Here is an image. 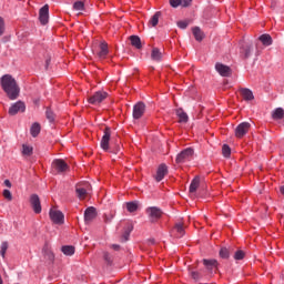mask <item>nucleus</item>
I'll list each match as a JSON object with an SVG mask.
<instances>
[{"instance_id": "f257e3e1", "label": "nucleus", "mask_w": 284, "mask_h": 284, "mask_svg": "<svg viewBox=\"0 0 284 284\" xmlns=\"http://www.w3.org/2000/svg\"><path fill=\"white\" fill-rule=\"evenodd\" d=\"M0 85L10 101H17V99H19V94H21V88H19L17 80L11 74L2 75L0 78Z\"/></svg>"}, {"instance_id": "f03ea898", "label": "nucleus", "mask_w": 284, "mask_h": 284, "mask_svg": "<svg viewBox=\"0 0 284 284\" xmlns=\"http://www.w3.org/2000/svg\"><path fill=\"white\" fill-rule=\"evenodd\" d=\"M112 136V129L110 126H105L103 130V136L100 142V148L104 150V152H108L110 150V139Z\"/></svg>"}, {"instance_id": "7ed1b4c3", "label": "nucleus", "mask_w": 284, "mask_h": 284, "mask_svg": "<svg viewBox=\"0 0 284 284\" xmlns=\"http://www.w3.org/2000/svg\"><path fill=\"white\" fill-rule=\"evenodd\" d=\"M194 156V149L186 148L181 153L176 155L175 163H185Z\"/></svg>"}, {"instance_id": "20e7f679", "label": "nucleus", "mask_w": 284, "mask_h": 284, "mask_svg": "<svg viewBox=\"0 0 284 284\" xmlns=\"http://www.w3.org/2000/svg\"><path fill=\"white\" fill-rule=\"evenodd\" d=\"M105 99H108V92L98 91L89 98V103H91V105H99V104L103 103V101H105Z\"/></svg>"}, {"instance_id": "39448f33", "label": "nucleus", "mask_w": 284, "mask_h": 284, "mask_svg": "<svg viewBox=\"0 0 284 284\" xmlns=\"http://www.w3.org/2000/svg\"><path fill=\"white\" fill-rule=\"evenodd\" d=\"M146 214L151 221V223H156L161 216H163V211L156 206H150L146 209Z\"/></svg>"}, {"instance_id": "423d86ee", "label": "nucleus", "mask_w": 284, "mask_h": 284, "mask_svg": "<svg viewBox=\"0 0 284 284\" xmlns=\"http://www.w3.org/2000/svg\"><path fill=\"white\" fill-rule=\"evenodd\" d=\"M206 272H209V274H216V272H219V261L216 260H206L204 258L202 261Z\"/></svg>"}, {"instance_id": "0eeeda50", "label": "nucleus", "mask_w": 284, "mask_h": 284, "mask_svg": "<svg viewBox=\"0 0 284 284\" xmlns=\"http://www.w3.org/2000/svg\"><path fill=\"white\" fill-rule=\"evenodd\" d=\"M250 128L252 124L250 122H242L235 128V136L236 139H243L247 132H250Z\"/></svg>"}, {"instance_id": "6e6552de", "label": "nucleus", "mask_w": 284, "mask_h": 284, "mask_svg": "<svg viewBox=\"0 0 284 284\" xmlns=\"http://www.w3.org/2000/svg\"><path fill=\"white\" fill-rule=\"evenodd\" d=\"M52 168L53 170H55V172H58V174H63V172H68V170H70V166L68 165V163H65L61 159L54 160L52 162Z\"/></svg>"}, {"instance_id": "1a4fd4ad", "label": "nucleus", "mask_w": 284, "mask_h": 284, "mask_svg": "<svg viewBox=\"0 0 284 284\" xmlns=\"http://www.w3.org/2000/svg\"><path fill=\"white\" fill-rule=\"evenodd\" d=\"M49 216H50L51 221L53 223H55L57 225H61L63 223V220L65 219V216L63 215V212L52 210V209L49 212Z\"/></svg>"}, {"instance_id": "9d476101", "label": "nucleus", "mask_w": 284, "mask_h": 284, "mask_svg": "<svg viewBox=\"0 0 284 284\" xmlns=\"http://www.w3.org/2000/svg\"><path fill=\"white\" fill-rule=\"evenodd\" d=\"M39 19L42 26H45L50 19V7L44 4L39 11Z\"/></svg>"}, {"instance_id": "9b49d317", "label": "nucleus", "mask_w": 284, "mask_h": 284, "mask_svg": "<svg viewBox=\"0 0 284 284\" xmlns=\"http://www.w3.org/2000/svg\"><path fill=\"white\" fill-rule=\"evenodd\" d=\"M19 112H26V103H23L22 101H18L9 108L10 116H14L19 114Z\"/></svg>"}, {"instance_id": "f8f14e48", "label": "nucleus", "mask_w": 284, "mask_h": 284, "mask_svg": "<svg viewBox=\"0 0 284 284\" xmlns=\"http://www.w3.org/2000/svg\"><path fill=\"white\" fill-rule=\"evenodd\" d=\"M145 114V103L138 102L135 105H133V113L132 116L135 120H139Z\"/></svg>"}, {"instance_id": "ddd939ff", "label": "nucleus", "mask_w": 284, "mask_h": 284, "mask_svg": "<svg viewBox=\"0 0 284 284\" xmlns=\"http://www.w3.org/2000/svg\"><path fill=\"white\" fill-rule=\"evenodd\" d=\"M215 70L219 72L221 77H231L232 75V69L221 62H217L215 64Z\"/></svg>"}, {"instance_id": "4468645a", "label": "nucleus", "mask_w": 284, "mask_h": 284, "mask_svg": "<svg viewBox=\"0 0 284 284\" xmlns=\"http://www.w3.org/2000/svg\"><path fill=\"white\" fill-rule=\"evenodd\" d=\"M30 203L33 212L36 214H41V200L39 199V195L32 194L30 196Z\"/></svg>"}, {"instance_id": "2eb2a0df", "label": "nucleus", "mask_w": 284, "mask_h": 284, "mask_svg": "<svg viewBox=\"0 0 284 284\" xmlns=\"http://www.w3.org/2000/svg\"><path fill=\"white\" fill-rule=\"evenodd\" d=\"M90 187V184L84 183L83 185L78 184L75 187L77 196L80 199V201H83L85 196H88V189Z\"/></svg>"}, {"instance_id": "dca6fc26", "label": "nucleus", "mask_w": 284, "mask_h": 284, "mask_svg": "<svg viewBox=\"0 0 284 284\" xmlns=\"http://www.w3.org/2000/svg\"><path fill=\"white\" fill-rule=\"evenodd\" d=\"M97 219V209L94 206H90L84 211V222L92 223Z\"/></svg>"}, {"instance_id": "f3484780", "label": "nucleus", "mask_w": 284, "mask_h": 284, "mask_svg": "<svg viewBox=\"0 0 284 284\" xmlns=\"http://www.w3.org/2000/svg\"><path fill=\"white\" fill-rule=\"evenodd\" d=\"M165 174H168V165L161 164L158 168L156 175H155V181H158V183H160V181L162 179H165Z\"/></svg>"}, {"instance_id": "a211bd4d", "label": "nucleus", "mask_w": 284, "mask_h": 284, "mask_svg": "<svg viewBox=\"0 0 284 284\" xmlns=\"http://www.w3.org/2000/svg\"><path fill=\"white\" fill-rule=\"evenodd\" d=\"M253 49H254V47L252 44L244 43V44H242L240 52L244 57V59H250Z\"/></svg>"}, {"instance_id": "6ab92c4d", "label": "nucleus", "mask_w": 284, "mask_h": 284, "mask_svg": "<svg viewBox=\"0 0 284 284\" xmlns=\"http://www.w3.org/2000/svg\"><path fill=\"white\" fill-rule=\"evenodd\" d=\"M110 50L108 49V42H102L100 44V51L98 52L99 59H105L109 54Z\"/></svg>"}, {"instance_id": "aec40b11", "label": "nucleus", "mask_w": 284, "mask_h": 284, "mask_svg": "<svg viewBox=\"0 0 284 284\" xmlns=\"http://www.w3.org/2000/svg\"><path fill=\"white\" fill-rule=\"evenodd\" d=\"M199 185H201V178L195 176L190 184L189 192L191 194L196 193V190H199Z\"/></svg>"}, {"instance_id": "412c9836", "label": "nucleus", "mask_w": 284, "mask_h": 284, "mask_svg": "<svg viewBox=\"0 0 284 284\" xmlns=\"http://www.w3.org/2000/svg\"><path fill=\"white\" fill-rule=\"evenodd\" d=\"M241 95L243 97L244 101H254V93L250 89H241Z\"/></svg>"}, {"instance_id": "4be33fe9", "label": "nucleus", "mask_w": 284, "mask_h": 284, "mask_svg": "<svg viewBox=\"0 0 284 284\" xmlns=\"http://www.w3.org/2000/svg\"><path fill=\"white\" fill-rule=\"evenodd\" d=\"M176 116L179 118L180 123H187V121H189L187 113H185V111H183V109L176 110Z\"/></svg>"}, {"instance_id": "5701e85b", "label": "nucleus", "mask_w": 284, "mask_h": 284, "mask_svg": "<svg viewBox=\"0 0 284 284\" xmlns=\"http://www.w3.org/2000/svg\"><path fill=\"white\" fill-rule=\"evenodd\" d=\"M272 118L274 119V121H281V119L284 118V110L283 108H277L273 111L272 113Z\"/></svg>"}, {"instance_id": "b1692460", "label": "nucleus", "mask_w": 284, "mask_h": 284, "mask_svg": "<svg viewBox=\"0 0 284 284\" xmlns=\"http://www.w3.org/2000/svg\"><path fill=\"white\" fill-rule=\"evenodd\" d=\"M130 41H131V45H133V48L141 50V48H142L141 38H139V36H131Z\"/></svg>"}, {"instance_id": "393cba45", "label": "nucleus", "mask_w": 284, "mask_h": 284, "mask_svg": "<svg viewBox=\"0 0 284 284\" xmlns=\"http://www.w3.org/2000/svg\"><path fill=\"white\" fill-rule=\"evenodd\" d=\"M162 57H163V53H161V50H159V48L152 49L151 59L153 61H161Z\"/></svg>"}, {"instance_id": "a878e982", "label": "nucleus", "mask_w": 284, "mask_h": 284, "mask_svg": "<svg viewBox=\"0 0 284 284\" xmlns=\"http://www.w3.org/2000/svg\"><path fill=\"white\" fill-rule=\"evenodd\" d=\"M159 19H161V11H156L153 17L150 19L149 23L153 28H156L159 26Z\"/></svg>"}, {"instance_id": "bb28decb", "label": "nucleus", "mask_w": 284, "mask_h": 284, "mask_svg": "<svg viewBox=\"0 0 284 284\" xmlns=\"http://www.w3.org/2000/svg\"><path fill=\"white\" fill-rule=\"evenodd\" d=\"M193 37H195V41H201L202 39H204L205 34L203 33L201 28L195 27L193 28Z\"/></svg>"}, {"instance_id": "cd10ccee", "label": "nucleus", "mask_w": 284, "mask_h": 284, "mask_svg": "<svg viewBox=\"0 0 284 284\" xmlns=\"http://www.w3.org/2000/svg\"><path fill=\"white\" fill-rule=\"evenodd\" d=\"M174 231L178 233V239L185 235V227L183 226V223L175 224Z\"/></svg>"}, {"instance_id": "c85d7f7f", "label": "nucleus", "mask_w": 284, "mask_h": 284, "mask_svg": "<svg viewBox=\"0 0 284 284\" xmlns=\"http://www.w3.org/2000/svg\"><path fill=\"white\" fill-rule=\"evenodd\" d=\"M44 252V258L49 264L54 263V253L48 248H43Z\"/></svg>"}, {"instance_id": "c756f323", "label": "nucleus", "mask_w": 284, "mask_h": 284, "mask_svg": "<svg viewBox=\"0 0 284 284\" xmlns=\"http://www.w3.org/2000/svg\"><path fill=\"white\" fill-rule=\"evenodd\" d=\"M30 132H31V135H32L33 138L39 136V134H40V132H41V124H39V123H37V122L33 123L32 126H31Z\"/></svg>"}, {"instance_id": "7c9ffc66", "label": "nucleus", "mask_w": 284, "mask_h": 284, "mask_svg": "<svg viewBox=\"0 0 284 284\" xmlns=\"http://www.w3.org/2000/svg\"><path fill=\"white\" fill-rule=\"evenodd\" d=\"M61 252L65 256H72L74 254V246H71V245L62 246Z\"/></svg>"}, {"instance_id": "2f4dec72", "label": "nucleus", "mask_w": 284, "mask_h": 284, "mask_svg": "<svg viewBox=\"0 0 284 284\" xmlns=\"http://www.w3.org/2000/svg\"><path fill=\"white\" fill-rule=\"evenodd\" d=\"M260 41L263 43V45H272V36H270V34H262L260 37Z\"/></svg>"}, {"instance_id": "473e14b6", "label": "nucleus", "mask_w": 284, "mask_h": 284, "mask_svg": "<svg viewBox=\"0 0 284 284\" xmlns=\"http://www.w3.org/2000/svg\"><path fill=\"white\" fill-rule=\"evenodd\" d=\"M233 258L235 261H243L245 258V251L243 250H237L234 255H233Z\"/></svg>"}, {"instance_id": "72a5a7b5", "label": "nucleus", "mask_w": 284, "mask_h": 284, "mask_svg": "<svg viewBox=\"0 0 284 284\" xmlns=\"http://www.w3.org/2000/svg\"><path fill=\"white\" fill-rule=\"evenodd\" d=\"M32 146L28 145V144H23L22 145V154L24 156H32Z\"/></svg>"}, {"instance_id": "f704fd0d", "label": "nucleus", "mask_w": 284, "mask_h": 284, "mask_svg": "<svg viewBox=\"0 0 284 284\" xmlns=\"http://www.w3.org/2000/svg\"><path fill=\"white\" fill-rule=\"evenodd\" d=\"M126 210H128V212H136V210H139V203L128 202L126 203Z\"/></svg>"}, {"instance_id": "c9c22d12", "label": "nucleus", "mask_w": 284, "mask_h": 284, "mask_svg": "<svg viewBox=\"0 0 284 284\" xmlns=\"http://www.w3.org/2000/svg\"><path fill=\"white\" fill-rule=\"evenodd\" d=\"M230 252H232V248L222 247V248L220 250V256H221V258H230Z\"/></svg>"}, {"instance_id": "e433bc0d", "label": "nucleus", "mask_w": 284, "mask_h": 284, "mask_svg": "<svg viewBox=\"0 0 284 284\" xmlns=\"http://www.w3.org/2000/svg\"><path fill=\"white\" fill-rule=\"evenodd\" d=\"M222 154L225 156V159H230V155L232 154V149H230V145L224 144L222 146Z\"/></svg>"}, {"instance_id": "4c0bfd02", "label": "nucleus", "mask_w": 284, "mask_h": 284, "mask_svg": "<svg viewBox=\"0 0 284 284\" xmlns=\"http://www.w3.org/2000/svg\"><path fill=\"white\" fill-rule=\"evenodd\" d=\"M73 10L83 11L85 10V4L83 3V1H77L73 3Z\"/></svg>"}, {"instance_id": "58836bf2", "label": "nucleus", "mask_w": 284, "mask_h": 284, "mask_svg": "<svg viewBox=\"0 0 284 284\" xmlns=\"http://www.w3.org/2000/svg\"><path fill=\"white\" fill-rule=\"evenodd\" d=\"M45 116L50 123L54 121V112H52V109L48 108L45 111Z\"/></svg>"}, {"instance_id": "ea45409f", "label": "nucleus", "mask_w": 284, "mask_h": 284, "mask_svg": "<svg viewBox=\"0 0 284 284\" xmlns=\"http://www.w3.org/2000/svg\"><path fill=\"white\" fill-rule=\"evenodd\" d=\"M8 252V242H3L1 244V251L0 254L2 256V258H6V253Z\"/></svg>"}, {"instance_id": "a19ab883", "label": "nucleus", "mask_w": 284, "mask_h": 284, "mask_svg": "<svg viewBox=\"0 0 284 284\" xmlns=\"http://www.w3.org/2000/svg\"><path fill=\"white\" fill-rule=\"evenodd\" d=\"M103 258H104V262L106 263V265H112V255H110V253L108 252H104L103 253Z\"/></svg>"}, {"instance_id": "79ce46f5", "label": "nucleus", "mask_w": 284, "mask_h": 284, "mask_svg": "<svg viewBox=\"0 0 284 284\" xmlns=\"http://www.w3.org/2000/svg\"><path fill=\"white\" fill-rule=\"evenodd\" d=\"M170 6L172 8H179V6H182L183 8V0H170Z\"/></svg>"}, {"instance_id": "37998d69", "label": "nucleus", "mask_w": 284, "mask_h": 284, "mask_svg": "<svg viewBox=\"0 0 284 284\" xmlns=\"http://www.w3.org/2000/svg\"><path fill=\"white\" fill-rule=\"evenodd\" d=\"M2 194L3 197L7 199V201H12V193L10 192V190L6 189Z\"/></svg>"}, {"instance_id": "c03bdc74", "label": "nucleus", "mask_w": 284, "mask_h": 284, "mask_svg": "<svg viewBox=\"0 0 284 284\" xmlns=\"http://www.w3.org/2000/svg\"><path fill=\"white\" fill-rule=\"evenodd\" d=\"M6 30V23L3 22V18L0 17V37H2Z\"/></svg>"}, {"instance_id": "a18cd8bd", "label": "nucleus", "mask_w": 284, "mask_h": 284, "mask_svg": "<svg viewBox=\"0 0 284 284\" xmlns=\"http://www.w3.org/2000/svg\"><path fill=\"white\" fill-rule=\"evenodd\" d=\"M191 276L194 281H199L201 278V274H199L196 271H192Z\"/></svg>"}, {"instance_id": "49530a36", "label": "nucleus", "mask_w": 284, "mask_h": 284, "mask_svg": "<svg viewBox=\"0 0 284 284\" xmlns=\"http://www.w3.org/2000/svg\"><path fill=\"white\" fill-rule=\"evenodd\" d=\"M178 27H180L181 30H185V28H187V21H179Z\"/></svg>"}, {"instance_id": "de8ad7c7", "label": "nucleus", "mask_w": 284, "mask_h": 284, "mask_svg": "<svg viewBox=\"0 0 284 284\" xmlns=\"http://www.w3.org/2000/svg\"><path fill=\"white\" fill-rule=\"evenodd\" d=\"M130 232H132V230H129V231H125L122 235V240L125 242V241H129L130 239Z\"/></svg>"}, {"instance_id": "09e8293b", "label": "nucleus", "mask_w": 284, "mask_h": 284, "mask_svg": "<svg viewBox=\"0 0 284 284\" xmlns=\"http://www.w3.org/2000/svg\"><path fill=\"white\" fill-rule=\"evenodd\" d=\"M114 219V215H104V223H112V220Z\"/></svg>"}, {"instance_id": "8fccbe9b", "label": "nucleus", "mask_w": 284, "mask_h": 284, "mask_svg": "<svg viewBox=\"0 0 284 284\" xmlns=\"http://www.w3.org/2000/svg\"><path fill=\"white\" fill-rule=\"evenodd\" d=\"M183 8H187L190 3H192V0H183Z\"/></svg>"}, {"instance_id": "3c124183", "label": "nucleus", "mask_w": 284, "mask_h": 284, "mask_svg": "<svg viewBox=\"0 0 284 284\" xmlns=\"http://www.w3.org/2000/svg\"><path fill=\"white\" fill-rule=\"evenodd\" d=\"M4 185L7 187H12V183L10 182V180H4Z\"/></svg>"}, {"instance_id": "603ef678", "label": "nucleus", "mask_w": 284, "mask_h": 284, "mask_svg": "<svg viewBox=\"0 0 284 284\" xmlns=\"http://www.w3.org/2000/svg\"><path fill=\"white\" fill-rule=\"evenodd\" d=\"M111 247H112L113 250H115V251H119L121 246H119V244H112Z\"/></svg>"}, {"instance_id": "864d4df0", "label": "nucleus", "mask_w": 284, "mask_h": 284, "mask_svg": "<svg viewBox=\"0 0 284 284\" xmlns=\"http://www.w3.org/2000/svg\"><path fill=\"white\" fill-rule=\"evenodd\" d=\"M154 243H156V241L154 239L149 240V245H154Z\"/></svg>"}, {"instance_id": "5fc2aeb1", "label": "nucleus", "mask_w": 284, "mask_h": 284, "mask_svg": "<svg viewBox=\"0 0 284 284\" xmlns=\"http://www.w3.org/2000/svg\"><path fill=\"white\" fill-rule=\"evenodd\" d=\"M280 192H281V194H283V196H284V185L280 186Z\"/></svg>"}, {"instance_id": "6e6d98bb", "label": "nucleus", "mask_w": 284, "mask_h": 284, "mask_svg": "<svg viewBox=\"0 0 284 284\" xmlns=\"http://www.w3.org/2000/svg\"><path fill=\"white\" fill-rule=\"evenodd\" d=\"M0 284H3V280L1 278V275H0Z\"/></svg>"}]
</instances>
